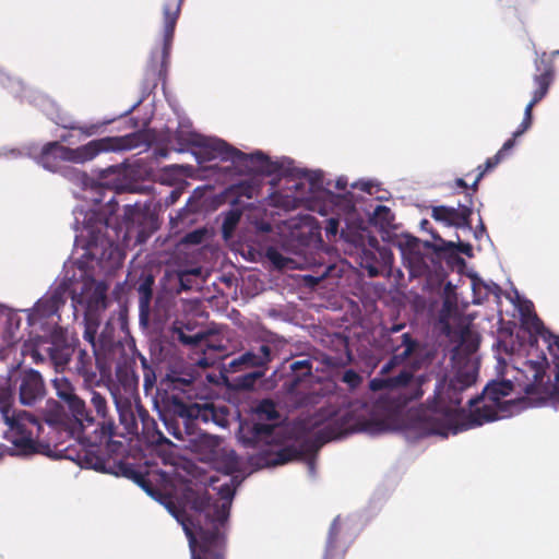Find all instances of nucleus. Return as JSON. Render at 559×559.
<instances>
[{"mask_svg":"<svg viewBox=\"0 0 559 559\" xmlns=\"http://www.w3.org/2000/svg\"><path fill=\"white\" fill-rule=\"evenodd\" d=\"M341 521L336 516L331 523L323 559H344L346 549L341 544Z\"/></svg>","mask_w":559,"mask_h":559,"instance_id":"obj_26","label":"nucleus"},{"mask_svg":"<svg viewBox=\"0 0 559 559\" xmlns=\"http://www.w3.org/2000/svg\"><path fill=\"white\" fill-rule=\"evenodd\" d=\"M255 414L259 419L274 420L278 418L276 406L271 400H263L255 408Z\"/></svg>","mask_w":559,"mask_h":559,"instance_id":"obj_44","label":"nucleus"},{"mask_svg":"<svg viewBox=\"0 0 559 559\" xmlns=\"http://www.w3.org/2000/svg\"><path fill=\"white\" fill-rule=\"evenodd\" d=\"M513 383L509 380L492 381L488 383L484 390V399L489 402L496 403L500 406V412L503 414H512L513 408L520 404H526L527 399L502 401L503 397L510 395L513 391Z\"/></svg>","mask_w":559,"mask_h":559,"instance_id":"obj_19","label":"nucleus"},{"mask_svg":"<svg viewBox=\"0 0 559 559\" xmlns=\"http://www.w3.org/2000/svg\"><path fill=\"white\" fill-rule=\"evenodd\" d=\"M342 381L346 383L350 389H356L361 384L362 377L355 370L348 369L343 373Z\"/></svg>","mask_w":559,"mask_h":559,"instance_id":"obj_51","label":"nucleus"},{"mask_svg":"<svg viewBox=\"0 0 559 559\" xmlns=\"http://www.w3.org/2000/svg\"><path fill=\"white\" fill-rule=\"evenodd\" d=\"M260 189V185L251 179L241 181L233 187V191L238 197H246L248 199H252L258 194Z\"/></svg>","mask_w":559,"mask_h":559,"instance_id":"obj_41","label":"nucleus"},{"mask_svg":"<svg viewBox=\"0 0 559 559\" xmlns=\"http://www.w3.org/2000/svg\"><path fill=\"white\" fill-rule=\"evenodd\" d=\"M424 380L421 377L415 378L411 370H402L396 376L376 377L369 381V389L372 392L383 390L395 391L402 389H411V392L405 396V402L418 400L423 396L421 389Z\"/></svg>","mask_w":559,"mask_h":559,"instance_id":"obj_9","label":"nucleus"},{"mask_svg":"<svg viewBox=\"0 0 559 559\" xmlns=\"http://www.w3.org/2000/svg\"><path fill=\"white\" fill-rule=\"evenodd\" d=\"M473 193H466V202L459 204V207L438 205L431 210V217L456 228L472 229V214H473Z\"/></svg>","mask_w":559,"mask_h":559,"instance_id":"obj_10","label":"nucleus"},{"mask_svg":"<svg viewBox=\"0 0 559 559\" xmlns=\"http://www.w3.org/2000/svg\"><path fill=\"white\" fill-rule=\"evenodd\" d=\"M135 409L136 421L138 424L140 423L142 425L141 432H148L155 426V420L150 416L148 412L140 403H135Z\"/></svg>","mask_w":559,"mask_h":559,"instance_id":"obj_45","label":"nucleus"},{"mask_svg":"<svg viewBox=\"0 0 559 559\" xmlns=\"http://www.w3.org/2000/svg\"><path fill=\"white\" fill-rule=\"evenodd\" d=\"M386 346L397 358L407 360L420 350L419 341L409 332L402 333L399 336H390L386 340Z\"/></svg>","mask_w":559,"mask_h":559,"instance_id":"obj_23","label":"nucleus"},{"mask_svg":"<svg viewBox=\"0 0 559 559\" xmlns=\"http://www.w3.org/2000/svg\"><path fill=\"white\" fill-rule=\"evenodd\" d=\"M427 425L430 433L448 437L450 426L444 420L435 417H429L427 419Z\"/></svg>","mask_w":559,"mask_h":559,"instance_id":"obj_46","label":"nucleus"},{"mask_svg":"<svg viewBox=\"0 0 559 559\" xmlns=\"http://www.w3.org/2000/svg\"><path fill=\"white\" fill-rule=\"evenodd\" d=\"M515 139H516V138H514V133H513V134H512V138H511V139H509V140H507V141L503 143L502 147L498 151V152H501V159L504 157V153H506V152H508V151H510V150L514 146V144H515Z\"/></svg>","mask_w":559,"mask_h":559,"instance_id":"obj_62","label":"nucleus"},{"mask_svg":"<svg viewBox=\"0 0 559 559\" xmlns=\"http://www.w3.org/2000/svg\"><path fill=\"white\" fill-rule=\"evenodd\" d=\"M300 456L301 452L297 448L288 445L281 448L278 451H276L273 454V457L271 460H267L265 463L267 465H282L290 461H294Z\"/></svg>","mask_w":559,"mask_h":559,"instance_id":"obj_35","label":"nucleus"},{"mask_svg":"<svg viewBox=\"0 0 559 559\" xmlns=\"http://www.w3.org/2000/svg\"><path fill=\"white\" fill-rule=\"evenodd\" d=\"M265 370H254L239 376L236 379V385L242 390H251L254 388L257 381L264 377Z\"/></svg>","mask_w":559,"mask_h":559,"instance_id":"obj_43","label":"nucleus"},{"mask_svg":"<svg viewBox=\"0 0 559 559\" xmlns=\"http://www.w3.org/2000/svg\"><path fill=\"white\" fill-rule=\"evenodd\" d=\"M395 216L390 207L385 205H378L373 212L374 224L380 225L381 228L392 227Z\"/></svg>","mask_w":559,"mask_h":559,"instance_id":"obj_40","label":"nucleus"},{"mask_svg":"<svg viewBox=\"0 0 559 559\" xmlns=\"http://www.w3.org/2000/svg\"><path fill=\"white\" fill-rule=\"evenodd\" d=\"M469 406L471 411L467 418V428L481 426L485 423L493 421L508 415L501 413L500 406H496V403L484 399V395L480 397L472 399L469 401Z\"/></svg>","mask_w":559,"mask_h":559,"instance_id":"obj_21","label":"nucleus"},{"mask_svg":"<svg viewBox=\"0 0 559 559\" xmlns=\"http://www.w3.org/2000/svg\"><path fill=\"white\" fill-rule=\"evenodd\" d=\"M173 399H179L178 394L166 395L163 399L164 409L160 413L163 423L169 435L180 441H186L188 437L195 433V423L180 418L178 414L170 411V402Z\"/></svg>","mask_w":559,"mask_h":559,"instance_id":"obj_14","label":"nucleus"},{"mask_svg":"<svg viewBox=\"0 0 559 559\" xmlns=\"http://www.w3.org/2000/svg\"><path fill=\"white\" fill-rule=\"evenodd\" d=\"M423 264V258L419 254L413 255L411 260V274L416 275L420 273Z\"/></svg>","mask_w":559,"mask_h":559,"instance_id":"obj_59","label":"nucleus"},{"mask_svg":"<svg viewBox=\"0 0 559 559\" xmlns=\"http://www.w3.org/2000/svg\"><path fill=\"white\" fill-rule=\"evenodd\" d=\"M132 357L120 340H115L112 329L106 326L98 338V348H95L96 368L102 374L112 370L119 377L128 368Z\"/></svg>","mask_w":559,"mask_h":559,"instance_id":"obj_7","label":"nucleus"},{"mask_svg":"<svg viewBox=\"0 0 559 559\" xmlns=\"http://www.w3.org/2000/svg\"><path fill=\"white\" fill-rule=\"evenodd\" d=\"M167 381L169 382L168 388L171 390H178L182 393H188L189 388L193 384L194 378L191 374L180 376L174 373L167 376Z\"/></svg>","mask_w":559,"mask_h":559,"instance_id":"obj_39","label":"nucleus"},{"mask_svg":"<svg viewBox=\"0 0 559 559\" xmlns=\"http://www.w3.org/2000/svg\"><path fill=\"white\" fill-rule=\"evenodd\" d=\"M214 403L204 401L202 403H186L180 396L173 399L170 402V411L178 414L180 418L186 420H202L209 423L213 419Z\"/></svg>","mask_w":559,"mask_h":559,"instance_id":"obj_20","label":"nucleus"},{"mask_svg":"<svg viewBox=\"0 0 559 559\" xmlns=\"http://www.w3.org/2000/svg\"><path fill=\"white\" fill-rule=\"evenodd\" d=\"M153 284L154 278L152 276H147L140 283L138 287L141 311H144V309L148 308L150 306L153 296Z\"/></svg>","mask_w":559,"mask_h":559,"instance_id":"obj_38","label":"nucleus"},{"mask_svg":"<svg viewBox=\"0 0 559 559\" xmlns=\"http://www.w3.org/2000/svg\"><path fill=\"white\" fill-rule=\"evenodd\" d=\"M456 308V296H444L442 310L445 312H451Z\"/></svg>","mask_w":559,"mask_h":559,"instance_id":"obj_61","label":"nucleus"},{"mask_svg":"<svg viewBox=\"0 0 559 559\" xmlns=\"http://www.w3.org/2000/svg\"><path fill=\"white\" fill-rule=\"evenodd\" d=\"M142 366L144 371V388L145 390H148L153 388L156 381L155 372L154 370L147 365V361L144 357H142Z\"/></svg>","mask_w":559,"mask_h":559,"instance_id":"obj_52","label":"nucleus"},{"mask_svg":"<svg viewBox=\"0 0 559 559\" xmlns=\"http://www.w3.org/2000/svg\"><path fill=\"white\" fill-rule=\"evenodd\" d=\"M276 425L267 423H246L240 426L239 440L247 448L270 445L274 441Z\"/></svg>","mask_w":559,"mask_h":559,"instance_id":"obj_18","label":"nucleus"},{"mask_svg":"<svg viewBox=\"0 0 559 559\" xmlns=\"http://www.w3.org/2000/svg\"><path fill=\"white\" fill-rule=\"evenodd\" d=\"M217 145L221 148L218 158L223 162L230 160L242 173L272 176L282 170L280 162L272 160L261 151L247 154L226 141Z\"/></svg>","mask_w":559,"mask_h":559,"instance_id":"obj_6","label":"nucleus"},{"mask_svg":"<svg viewBox=\"0 0 559 559\" xmlns=\"http://www.w3.org/2000/svg\"><path fill=\"white\" fill-rule=\"evenodd\" d=\"M241 212L239 210H229L225 213L224 221L222 224V235L224 239H228L233 236L239 221Z\"/></svg>","mask_w":559,"mask_h":559,"instance_id":"obj_36","label":"nucleus"},{"mask_svg":"<svg viewBox=\"0 0 559 559\" xmlns=\"http://www.w3.org/2000/svg\"><path fill=\"white\" fill-rule=\"evenodd\" d=\"M63 292L55 289L52 293L43 296L34 306V316L40 319L50 318L56 314L61 306H63Z\"/></svg>","mask_w":559,"mask_h":559,"instance_id":"obj_24","label":"nucleus"},{"mask_svg":"<svg viewBox=\"0 0 559 559\" xmlns=\"http://www.w3.org/2000/svg\"><path fill=\"white\" fill-rule=\"evenodd\" d=\"M369 247L359 249L358 259L360 267L367 270L369 276L374 277L379 275L381 267L385 266L391 259V252L379 246L376 237H369Z\"/></svg>","mask_w":559,"mask_h":559,"instance_id":"obj_15","label":"nucleus"},{"mask_svg":"<svg viewBox=\"0 0 559 559\" xmlns=\"http://www.w3.org/2000/svg\"><path fill=\"white\" fill-rule=\"evenodd\" d=\"M546 358H543L542 361H527L526 362V371L531 373L532 382L526 385L525 392L526 394H533L536 392L537 386H540L544 381V377L546 374Z\"/></svg>","mask_w":559,"mask_h":559,"instance_id":"obj_29","label":"nucleus"},{"mask_svg":"<svg viewBox=\"0 0 559 559\" xmlns=\"http://www.w3.org/2000/svg\"><path fill=\"white\" fill-rule=\"evenodd\" d=\"M476 381L472 371L459 370L449 383H439L436 388V397L441 403L457 406L462 402L461 394Z\"/></svg>","mask_w":559,"mask_h":559,"instance_id":"obj_13","label":"nucleus"},{"mask_svg":"<svg viewBox=\"0 0 559 559\" xmlns=\"http://www.w3.org/2000/svg\"><path fill=\"white\" fill-rule=\"evenodd\" d=\"M388 428L385 420L370 417L367 407L361 405L336 412L319 430V438L326 442L353 432L379 435Z\"/></svg>","mask_w":559,"mask_h":559,"instance_id":"obj_5","label":"nucleus"},{"mask_svg":"<svg viewBox=\"0 0 559 559\" xmlns=\"http://www.w3.org/2000/svg\"><path fill=\"white\" fill-rule=\"evenodd\" d=\"M177 333L178 340L185 345H198L204 338V335L202 333L187 335L182 330H178Z\"/></svg>","mask_w":559,"mask_h":559,"instance_id":"obj_53","label":"nucleus"},{"mask_svg":"<svg viewBox=\"0 0 559 559\" xmlns=\"http://www.w3.org/2000/svg\"><path fill=\"white\" fill-rule=\"evenodd\" d=\"M75 353V347L67 343H53L49 348V356L53 365L64 368Z\"/></svg>","mask_w":559,"mask_h":559,"instance_id":"obj_31","label":"nucleus"},{"mask_svg":"<svg viewBox=\"0 0 559 559\" xmlns=\"http://www.w3.org/2000/svg\"><path fill=\"white\" fill-rule=\"evenodd\" d=\"M501 152H497L496 155L486 159L483 165L477 167V176L474 182L471 185L472 191L477 192L478 183L483 179V177L490 170H492L500 162H501Z\"/></svg>","mask_w":559,"mask_h":559,"instance_id":"obj_37","label":"nucleus"},{"mask_svg":"<svg viewBox=\"0 0 559 559\" xmlns=\"http://www.w3.org/2000/svg\"><path fill=\"white\" fill-rule=\"evenodd\" d=\"M222 469L227 475L237 472L239 468V461L234 451H230L229 453L225 454L224 459L222 460Z\"/></svg>","mask_w":559,"mask_h":559,"instance_id":"obj_49","label":"nucleus"},{"mask_svg":"<svg viewBox=\"0 0 559 559\" xmlns=\"http://www.w3.org/2000/svg\"><path fill=\"white\" fill-rule=\"evenodd\" d=\"M272 361V348L267 344H262L258 348H251L228 362L227 371L237 372L250 368L266 370Z\"/></svg>","mask_w":559,"mask_h":559,"instance_id":"obj_16","label":"nucleus"},{"mask_svg":"<svg viewBox=\"0 0 559 559\" xmlns=\"http://www.w3.org/2000/svg\"><path fill=\"white\" fill-rule=\"evenodd\" d=\"M225 416H226L225 407L218 408L214 405L213 419H211L210 421H213L218 426H225V423H226Z\"/></svg>","mask_w":559,"mask_h":559,"instance_id":"obj_55","label":"nucleus"},{"mask_svg":"<svg viewBox=\"0 0 559 559\" xmlns=\"http://www.w3.org/2000/svg\"><path fill=\"white\" fill-rule=\"evenodd\" d=\"M116 408L119 415L120 424L124 427L128 435H139L136 409L129 399H116Z\"/></svg>","mask_w":559,"mask_h":559,"instance_id":"obj_25","label":"nucleus"},{"mask_svg":"<svg viewBox=\"0 0 559 559\" xmlns=\"http://www.w3.org/2000/svg\"><path fill=\"white\" fill-rule=\"evenodd\" d=\"M544 340L548 344V346H547L548 350H549L550 355L552 356L556 367L558 369V371L556 372L555 380H556V390L559 394V336L555 335L550 332Z\"/></svg>","mask_w":559,"mask_h":559,"instance_id":"obj_42","label":"nucleus"},{"mask_svg":"<svg viewBox=\"0 0 559 559\" xmlns=\"http://www.w3.org/2000/svg\"><path fill=\"white\" fill-rule=\"evenodd\" d=\"M75 361L74 369L75 371L84 378L85 381H93L96 378V361L94 349H92V354L82 348H75Z\"/></svg>","mask_w":559,"mask_h":559,"instance_id":"obj_27","label":"nucleus"},{"mask_svg":"<svg viewBox=\"0 0 559 559\" xmlns=\"http://www.w3.org/2000/svg\"><path fill=\"white\" fill-rule=\"evenodd\" d=\"M306 177L313 188H321L323 180V175L321 171H307Z\"/></svg>","mask_w":559,"mask_h":559,"instance_id":"obj_57","label":"nucleus"},{"mask_svg":"<svg viewBox=\"0 0 559 559\" xmlns=\"http://www.w3.org/2000/svg\"><path fill=\"white\" fill-rule=\"evenodd\" d=\"M490 295H493L496 298H500L501 287L493 283H485L480 280L473 281V302L481 304L487 300Z\"/></svg>","mask_w":559,"mask_h":559,"instance_id":"obj_28","label":"nucleus"},{"mask_svg":"<svg viewBox=\"0 0 559 559\" xmlns=\"http://www.w3.org/2000/svg\"><path fill=\"white\" fill-rule=\"evenodd\" d=\"M84 459L88 467H92L95 471H106L107 460L104 456L97 455L90 450L85 453Z\"/></svg>","mask_w":559,"mask_h":559,"instance_id":"obj_47","label":"nucleus"},{"mask_svg":"<svg viewBox=\"0 0 559 559\" xmlns=\"http://www.w3.org/2000/svg\"><path fill=\"white\" fill-rule=\"evenodd\" d=\"M174 141L177 144L176 151L186 152L189 147H198L206 160H213L218 158L221 148L217 144L224 140L205 138L195 132L177 131Z\"/></svg>","mask_w":559,"mask_h":559,"instance_id":"obj_12","label":"nucleus"},{"mask_svg":"<svg viewBox=\"0 0 559 559\" xmlns=\"http://www.w3.org/2000/svg\"><path fill=\"white\" fill-rule=\"evenodd\" d=\"M118 210V202L115 197L107 201V213L91 211L85 216L84 237L86 238V254L99 262H112L118 264L122 261L123 254L119 248L121 228L112 226V216Z\"/></svg>","mask_w":559,"mask_h":559,"instance_id":"obj_4","label":"nucleus"},{"mask_svg":"<svg viewBox=\"0 0 559 559\" xmlns=\"http://www.w3.org/2000/svg\"><path fill=\"white\" fill-rule=\"evenodd\" d=\"M404 361H405V360H402V359L397 358V355H392V357L389 359V361H386V362L382 366V368H381V370H380V374H381L382 377H388V374L391 372V370H392L395 366H397V365H400V364H402V362H404Z\"/></svg>","mask_w":559,"mask_h":559,"instance_id":"obj_54","label":"nucleus"},{"mask_svg":"<svg viewBox=\"0 0 559 559\" xmlns=\"http://www.w3.org/2000/svg\"><path fill=\"white\" fill-rule=\"evenodd\" d=\"M120 468L126 477L132 479L135 484L143 488L150 496L155 495V489L153 488L151 481L147 479L145 474L135 471L128 464H121Z\"/></svg>","mask_w":559,"mask_h":559,"instance_id":"obj_34","label":"nucleus"},{"mask_svg":"<svg viewBox=\"0 0 559 559\" xmlns=\"http://www.w3.org/2000/svg\"><path fill=\"white\" fill-rule=\"evenodd\" d=\"M96 328L87 325L84 331V338L91 344L92 349L98 348V342L96 343Z\"/></svg>","mask_w":559,"mask_h":559,"instance_id":"obj_56","label":"nucleus"},{"mask_svg":"<svg viewBox=\"0 0 559 559\" xmlns=\"http://www.w3.org/2000/svg\"><path fill=\"white\" fill-rule=\"evenodd\" d=\"M554 68L551 64H547L540 74L534 76V83L536 88L533 93L535 102H540L548 93L549 87L554 81Z\"/></svg>","mask_w":559,"mask_h":559,"instance_id":"obj_30","label":"nucleus"},{"mask_svg":"<svg viewBox=\"0 0 559 559\" xmlns=\"http://www.w3.org/2000/svg\"><path fill=\"white\" fill-rule=\"evenodd\" d=\"M206 236V230L204 228L194 229L190 233H187L181 242L185 245H200L203 242Z\"/></svg>","mask_w":559,"mask_h":559,"instance_id":"obj_50","label":"nucleus"},{"mask_svg":"<svg viewBox=\"0 0 559 559\" xmlns=\"http://www.w3.org/2000/svg\"><path fill=\"white\" fill-rule=\"evenodd\" d=\"M265 257L276 266L277 269L285 267L289 259L284 257L276 248L270 247L266 249Z\"/></svg>","mask_w":559,"mask_h":559,"instance_id":"obj_48","label":"nucleus"},{"mask_svg":"<svg viewBox=\"0 0 559 559\" xmlns=\"http://www.w3.org/2000/svg\"><path fill=\"white\" fill-rule=\"evenodd\" d=\"M454 186H455V187H457V188H461V189L465 190V194H466L467 192L473 193V195L476 193V192H473V191H472L471 186H468V185L466 183V181H465L463 178H457V179H455V181H454Z\"/></svg>","mask_w":559,"mask_h":559,"instance_id":"obj_63","label":"nucleus"},{"mask_svg":"<svg viewBox=\"0 0 559 559\" xmlns=\"http://www.w3.org/2000/svg\"><path fill=\"white\" fill-rule=\"evenodd\" d=\"M152 134L147 130H139L122 136H105L95 139L84 145L71 148L57 141L46 143L37 157L38 164L50 171H57L62 162L84 164L106 152L130 151L148 147Z\"/></svg>","mask_w":559,"mask_h":559,"instance_id":"obj_3","label":"nucleus"},{"mask_svg":"<svg viewBox=\"0 0 559 559\" xmlns=\"http://www.w3.org/2000/svg\"><path fill=\"white\" fill-rule=\"evenodd\" d=\"M88 411H92L94 424L99 420L100 426V441L106 439L108 441L115 435V421L109 414V406L107 399L104 394L95 390H88Z\"/></svg>","mask_w":559,"mask_h":559,"instance_id":"obj_17","label":"nucleus"},{"mask_svg":"<svg viewBox=\"0 0 559 559\" xmlns=\"http://www.w3.org/2000/svg\"><path fill=\"white\" fill-rule=\"evenodd\" d=\"M19 388V399L23 405L32 406L46 395V385L41 374L34 369H22L15 378Z\"/></svg>","mask_w":559,"mask_h":559,"instance_id":"obj_11","label":"nucleus"},{"mask_svg":"<svg viewBox=\"0 0 559 559\" xmlns=\"http://www.w3.org/2000/svg\"><path fill=\"white\" fill-rule=\"evenodd\" d=\"M14 395L8 382L0 383V416L7 426L4 439L10 442L15 452L22 455H50L56 443L55 433L61 423L59 414L45 417L47 428L38 417L26 411L13 407Z\"/></svg>","mask_w":559,"mask_h":559,"instance_id":"obj_2","label":"nucleus"},{"mask_svg":"<svg viewBox=\"0 0 559 559\" xmlns=\"http://www.w3.org/2000/svg\"><path fill=\"white\" fill-rule=\"evenodd\" d=\"M522 324L526 326V329L543 338H546L550 331L545 328L543 321L538 318L535 312L526 309L522 311Z\"/></svg>","mask_w":559,"mask_h":559,"instance_id":"obj_33","label":"nucleus"},{"mask_svg":"<svg viewBox=\"0 0 559 559\" xmlns=\"http://www.w3.org/2000/svg\"><path fill=\"white\" fill-rule=\"evenodd\" d=\"M533 123V119L523 118L522 122L518 127V129L514 131V138H519L522 134H524Z\"/></svg>","mask_w":559,"mask_h":559,"instance_id":"obj_60","label":"nucleus"},{"mask_svg":"<svg viewBox=\"0 0 559 559\" xmlns=\"http://www.w3.org/2000/svg\"><path fill=\"white\" fill-rule=\"evenodd\" d=\"M539 102H535L534 98L531 99V102L526 105L525 107V110H524V117L523 118H527V119H533V108L535 105H537Z\"/></svg>","mask_w":559,"mask_h":559,"instance_id":"obj_64","label":"nucleus"},{"mask_svg":"<svg viewBox=\"0 0 559 559\" xmlns=\"http://www.w3.org/2000/svg\"><path fill=\"white\" fill-rule=\"evenodd\" d=\"M218 495L219 499H213L207 491H191L189 502L194 511L193 516H189L185 509L170 499L165 503L169 513L185 531L191 559H226V524L235 489L225 484L219 487Z\"/></svg>","mask_w":559,"mask_h":559,"instance_id":"obj_1","label":"nucleus"},{"mask_svg":"<svg viewBox=\"0 0 559 559\" xmlns=\"http://www.w3.org/2000/svg\"><path fill=\"white\" fill-rule=\"evenodd\" d=\"M55 389L58 399L71 414L78 430L81 431L94 425L92 411L87 409L85 400L76 394L75 388L69 380L64 378L55 380Z\"/></svg>","mask_w":559,"mask_h":559,"instance_id":"obj_8","label":"nucleus"},{"mask_svg":"<svg viewBox=\"0 0 559 559\" xmlns=\"http://www.w3.org/2000/svg\"><path fill=\"white\" fill-rule=\"evenodd\" d=\"M183 0H166L163 7L164 14V31H163V63L169 56L171 48L175 28L181 12Z\"/></svg>","mask_w":559,"mask_h":559,"instance_id":"obj_22","label":"nucleus"},{"mask_svg":"<svg viewBox=\"0 0 559 559\" xmlns=\"http://www.w3.org/2000/svg\"><path fill=\"white\" fill-rule=\"evenodd\" d=\"M289 369L292 370L293 376L289 381L288 388L293 390L299 384V382L304 378L311 376L312 364L309 359L296 360L289 365Z\"/></svg>","mask_w":559,"mask_h":559,"instance_id":"obj_32","label":"nucleus"},{"mask_svg":"<svg viewBox=\"0 0 559 559\" xmlns=\"http://www.w3.org/2000/svg\"><path fill=\"white\" fill-rule=\"evenodd\" d=\"M340 222L337 218H329L326 221L325 234L326 237L336 236L338 231Z\"/></svg>","mask_w":559,"mask_h":559,"instance_id":"obj_58","label":"nucleus"}]
</instances>
